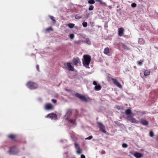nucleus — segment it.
I'll return each instance as SVG.
<instances>
[{"instance_id": "obj_32", "label": "nucleus", "mask_w": 158, "mask_h": 158, "mask_svg": "<svg viewBox=\"0 0 158 158\" xmlns=\"http://www.w3.org/2000/svg\"><path fill=\"white\" fill-rule=\"evenodd\" d=\"M149 135L151 137H153L154 135L153 132L152 131H150L149 132Z\"/></svg>"}, {"instance_id": "obj_28", "label": "nucleus", "mask_w": 158, "mask_h": 158, "mask_svg": "<svg viewBox=\"0 0 158 158\" xmlns=\"http://www.w3.org/2000/svg\"><path fill=\"white\" fill-rule=\"evenodd\" d=\"M143 60H141L137 62V64L139 66H140L143 63Z\"/></svg>"}, {"instance_id": "obj_25", "label": "nucleus", "mask_w": 158, "mask_h": 158, "mask_svg": "<svg viewBox=\"0 0 158 158\" xmlns=\"http://www.w3.org/2000/svg\"><path fill=\"white\" fill-rule=\"evenodd\" d=\"M45 31L48 32H49L50 31H53V30L52 28L51 27H50L47 28L45 29Z\"/></svg>"}, {"instance_id": "obj_14", "label": "nucleus", "mask_w": 158, "mask_h": 158, "mask_svg": "<svg viewBox=\"0 0 158 158\" xmlns=\"http://www.w3.org/2000/svg\"><path fill=\"white\" fill-rule=\"evenodd\" d=\"M8 138L11 139L12 140L14 141L15 140V138L16 137V136L14 134H10L8 136Z\"/></svg>"}, {"instance_id": "obj_27", "label": "nucleus", "mask_w": 158, "mask_h": 158, "mask_svg": "<svg viewBox=\"0 0 158 158\" xmlns=\"http://www.w3.org/2000/svg\"><path fill=\"white\" fill-rule=\"evenodd\" d=\"M49 17H50V19L53 21V24H55L56 23V20H55L54 17L53 16L51 15H49Z\"/></svg>"}, {"instance_id": "obj_10", "label": "nucleus", "mask_w": 158, "mask_h": 158, "mask_svg": "<svg viewBox=\"0 0 158 158\" xmlns=\"http://www.w3.org/2000/svg\"><path fill=\"white\" fill-rule=\"evenodd\" d=\"M124 30L122 27H120L118 29V35L120 36H122L123 35Z\"/></svg>"}, {"instance_id": "obj_41", "label": "nucleus", "mask_w": 158, "mask_h": 158, "mask_svg": "<svg viewBox=\"0 0 158 158\" xmlns=\"http://www.w3.org/2000/svg\"><path fill=\"white\" fill-rule=\"evenodd\" d=\"M92 138H93V136L92 135H91V136H89V137L86 138L85 139L86 140H87V139L89 140V139H91Z\"/></svg>"}, {"instance_id": "obj_8", "label": "nucleus", "mask_w": 158, "mask_h": 158, "mask_svg": "<svg viewBox=\"0 0 158 158\" xmlns=\"http://www.w3.org/2000/svg\"><path fill=\"white\" fill-rule=\"evenodd\" d=\"M46 117H48L52 119H56L57 118V115L56 114L54 113H50L47 115Z\"/></svg>"}, {"instance_id": "obj_7", "label": "nucleus", "mask_w": 158, "mask_h": 158, "mask_svg": "<svg viewBox=\"0 0 158 158\" xmlns=\"http://www.w3.org/2000/svg\"><path fill=\"white\" fill-rule=\"evenodd\" d=\"M111 80L113 81L114 84L116 86L118 87H119L120 88H122V86L121 85L120 83L117 81L116 79L111 78Z\"/></svg>"}, {"instance_id": "obj_20", "label": "nucleus", "mask_w": 158, "mask_h": 158, "mask_svg": "<svg viewBox=\"0 0 158 158\" xmlns=\"http://www.w3.org/2000/svg\"><path fill=\"white\" fill-rule=\"evenodd\" d=\"M66 120H68V121L71 123H72L73 124H75V120H73L69 119L68 118H66Z\"/></svg>"}, {"instance_id": "obj_45", "label": "nucleus", "mask_w": 158, "mask_h": 158, "mask_svg": "<svg viewBox=\"0 0 158 158\" xmlns=\"http://www.w3.org/2000/svg\"><path fill=\"white\" fill-rule=\"evenodd\" d=\"M81 158H85V157L84 155L81 154Z\"/></svg>"}, {"instance_id": "obj_13", "label": "nucleus", "mask_w": 158, "mask_h": 158, "mask_svg": "<svg viewBox=\"0 0 158 158\" xmlns=\"http://www.w3.org/2000/svg\"><path fill=\"white\" fill-rule=\"evenodd\" d=\"M103 53L109 56L110 53L109 48L108 47L105 48L103 51Z\"/></svg>"}, {"instance_id": "obj_17", "label": "nucleus", "mask_w": 158, "mask_h": 158, "mask_svg": "<svg viewBox=\"0 0 158 158\" xmlns=\"http://www.w3.org/2000/svg\"><path fill=\"white\" fill-rule=\"evenodd\" d=\"M96 1L97 2H99V4L100 5H102L103 6H106V4L105 2H103L102 0H96Z\"/></svg>"}, {"instance_id": "obj_38", "label": "nucleus", "mask_w": 158, "mask_h": 158, "mask_svg": "<svg viewBox=\"0 0 158 158\" xmlns=\"http://www.w3.org/2000/svg\"><path fill=\"white\" fill-rule=\"evenodd\" d=\"M122 147L123 148H127L128 146L127 145L126 143H123L122 144Z\"/></svg>"}, {"instance_id": "obj_24", "label": "nucleus", "mask_w": 158, "mask_h": 158, "mask_svg": "<svg viewBox=\"0 0 158 158\" xmlns=\"http://www.w3.org/2000/svg\"><path fill=\"white\" fill-rule=\"evenodd\" d=\"M134 118L132 117V116L130 115L128 116L127 117V120H128L131 122V121L132 120V118Z\"/></svg>"}, {"instance_id": "obj_15", "label": "nucleus", "mask_w": 158, "mask_h": 158, "mask_svg": "<svg viewBox=\"0 0 158 158\" xmlns=\"http://www.w3.org/2000/svg\"><path fill=\"white\" fill-rule=\"evenodd\" d=\"M134 156L136 158H140L143 156V155L141 153L137 152L135 153Z\"/></svg>"}, {"instance_id": "obj_37", "label": "nucleus", "mask_w": 158, "mask_h": 158, "mask_svg": "<svg viewBox=\"0 0 158 158\" xmlns=\"http://www.w3.org/2000/svg\"><path fill=\"white\" fill-rule=\"evenodd\" d=\"M131 6L132 8H135L136 6L137 5L136 3H133L131 4Z\"/></svg>"}, {"instance_id": "obj_49", "label": "nucleus", "mask_w": 158, "mask_h": 158, "mask_svg": "<svg viewBox=\"0 0 158 158\" xmlns=\"http://www.w3.org/2000/svg\"><path fill=\"white\" fill-rule=\"evenodd\" d=\"M117 109L118 110L119 109V108H117Z\"/></svg>"}, {"instance_id": "obj_36", "label": "nucleus", "mask_w": 158, "mask_h": 158, "mask_svg": "<svg viewBox=\"0 0 158 158\" xmlns=\"http://www.w3.org/2000/svg\"><path fill=\"white\" fill-rule=\"evenodd\" d=\"M74 37V35L73 34H71L69 35V37L70 39H73Z\"/></svg>"}, {"instance_id": "obj_3", "label": "nucleus", "mask_w": 158, "mask_h": 158, "mask_svg": "<svg viewBox=\"0 0 158 158\" xmlns=\"http://www.w3.org/2000/svg\"><path fill=\"white\" fill-rule=\"evenodd\" d=\"M64 66L65 68L67 69L69 71H73L74 70L73 67L71 65L70 63H64Z\"/></svg>"}, {"instance_id": "obj_5", "label": "nucleus", "mask_w": 158, "mask_h": 158, "mask_svg": "<svg viewBox=\"0 0 158 158\" xmlns=\"http://www.w3.org/2000/svg\"><path fill=\"white\" fill-rule=\"evenodd\" d=\"M75 95L76 97L80 99L82 101L85 102H87L88 101L87 98H86L84 96L82 95L79 93H76Z\"/></svg>"}, {"instance_id": "obj_35", "label": "nucleus", "mask_w": 158, "mask_h": 158, "mask_svg": "<svg viewBox=\"0 0 158 158\" xmlns=\"http://www.w3.org/2000/svg\"><path fill=\"white\" fill-rule=\"evenodd\" d=\"M74 145L75 148L77 149L80 148L78 144L77 143H74Z\"/></svg>"}, {"instance_id": "obj_12", "label": "nucleus", "mask_w": 158, "mask_h": 158, "mask_svg": "<svg viewBox=\"0 0 158 158\" xmlns=\"http://www.w3.org/2000/svg\"><path fill=\"white\" fill-rule=\"evenodd\" d=\"M141 124L144 126H147L148 125V122L144 119H142L140 122Z\"/></svg>"}, {"instance_id": "obj_19", "label": "nucleus", "mask_w": 158, "mask_h": 158, "mask_svg": "<svg viewBox=\"0 0 158 158\" xmlns=\"http://www.w3.org/2000/svg\"><path fill=\"white\" fill-rule=\"evenodd\" d=\"M72 110L71 109H69L68 110L67 113L66 115L68 117L70 116L72 114Z\"/></svg>"}, {"instance_id": "obj_43", "label": "nucleus", "mask_w": 158, "mask_h": 158, "mask_svg": "<svg viewBox=\"0 0 158 158\" xmlns=\"http://www.w3.org/2000/svg\"><path fill=\"white\" fill-rule=\"evenodd\" d=\"M36 68L37 70L38 71H39V65H36Z\"/></svg>"}, {"instance_id": "obj_22", "label": "nucleus", "mask_w": 158, "mask_h": 158, "mask_svg": "<svg viewBox=\"0 0 158 158\" xmlns=\"http://www.w3.org/2000/svg\"><path fill=\"white\" fill-rule=\"evenodd\" d=\"M66 25L68 26L70 28H72L74 27L75 24L72 23H70L66 24Z\"/></svg>"}, {"instance_id": "obj_31", "label": "nucleus", "mask_w": 158, "mask_h": 158, "mask_svg": "<svg viewBox=\"0 0 158 158\" xmlns=\"http://www.w3.org/2000/svg\"><path fill=\"white\" fill-rule=\"evenodd\" d=\"M88 2L89 4H94L95 2L94 0H90L88 1Z\"/></svg>"}, {"instance_id": "obj_1", "label": "nucleus", "mask_w": 158, "mask_h": 158, "mask_svg": "<svg viewBox=\"0 0 158 158\" xmlns=\"http://www.w3.org/2000/svg\"><path fill=\"white\" fill-rule=\"evenodd\" d=\"M91 60V57L88 55H85L83 56L82 63L84 66L89 68V64Z\"/></svg>"}, {"instance_id": "obj_44", "label": "nucleus", "mask_w": 158, "mask_h": 158, "mask_svg": "<svg viewBox=\"0 0 158 158\" xmlns=\"http://www.w3.org/2000/svg\"><path fill=\"white\" fill-rule=\"evenodd\" d=\"M93 84L95 86L97 85V83L95 81H94L93 82Z\"/></svg>"}, {"instance_id": "obj_16", "label": "nucleus", "mask_w": 158, "mask_h": 158, "mask_svg": "<svg viewBox=\"0 0 158 158\" xmlns=\"http://www.w3.org/2000/svg\"><path fill=\"white\" fill-rule=\"evenodd\" d=\"M101 89V86L99 85H96L94 87V89L96 91H99Z\"/></svg>"}, {"instance_id": "obj_18", "label": "nucleus", "mask_w": 158, "mask_h": 158, "mask_svg": "<svg viewBox=\"0 0 158 158\" xmlns=\"http://www.w3.org/2000/svg\"><path fill=\"white\" fill-rule=\"evenodd\" d=\"M131 110L129 109H127L125 111L126 114L128 116L130 115V114L131 113Z\"/></svg>"}, {"instance_id": "obj_33", "label": "nucleus", "mask_w": 158, "mask_h": 158, "mask_svg": "<svg viewBox=\"0 0 158 158\" xmlns=\"http://www.w3.org/2000/svg\"><path fill=\"white\" fill-rule=\"evenodd\" d=\"M82 25L83 27H85L87 26V23L86 22H83L82 23Z\"/></svg>"}, {"instance_id": "obj_47", "label": "nucleus", "mask_w": 158, "mask_h": 158, "mask_svg": "<svg viewBox=\"0 0 158 158\" xmlns=\"http://www.w3.org/2000/svg\"><path fill=\"white\" fill-rule=\"evenodd\" d=\"M134 68H135V69L136 68V67L135 66H134Z\"/></svg>"}, {"instance_id": "obj_34", "label": "nucleus", "mask_w": 158, "mask_h": 158, "mask_svg": "<svg viewBox=\"0 0 158 158\" xmlns=\"http://www.w3.org/2000/svg\"><path fill=\"white\" fill-rule=\"evenodd\" d=\"M77 152L78 154H80L81 153V150L80 148H78V149H77Z\"/></svg>"}, {"instance_id": "obj_21", "label": "nucleus", "mask_w": 158, "mask_h": 158, "mask_svg": "<svg viewBox=\"0 0 158 158\" xmlns=\"http://www.w3.org/2000/svg\"><path fill=\"white\" fill-rule=\"evenodd\" d=\"M150 71L148 70H145L144 72V75L145 76H147L149 75L150 74Z\"/></svg>"}, {"instance_id": "obj_48", "label": "nucleus", "mask_w": 158, "mask_h": 158, "mask_svg": "<svg viewBox=\"0 0 158 158\" xmlns=\"http://www.w3.org/2000/svg\"><path fill=\"white\" fill-rule=\"evenodd\" d=\"M117 109L118 110L119 109V108H117Z\"/></svg>"}, {"instance_id": "obj_42", "label": "nucleus", "mask_w": 158, "mask_h": 158, "mask_svg": "<svg viewBox=\"0 0 158 158\" xmlns=\"http://www.w3.org/2000/svg\"><path fill=\"white\" fill-rule=\"evenodd\" d=\"M51 101L53 103H56V101L55 99H52L51 100Z\"/></svg>"}, {"instance_id": "obj_40", "label": "nucleus", "mask_w": 158, "mask_h": 158, "mask_svg": "<svg viewBox=\"0 0 158 158\" xmlns=\"http://www.w3.org/2000/svg\"><path fill=\"white\" fill-rule=\"evenodd\" d=\"M82 41V40H78L77 41H75L74 42V43L75 44H80L81 42Z\"/></svg>"}, {"instance_id": "obj_2", "label": "nucleus", "mask_w": 158, "mask_h": 158, "mask_svg": "<svg viewBox=\"0 0 158 158\" xmlns=\"http://www.w3.org/2000/svg\"><path fill=\"white\" fill-rule=\"evenodd\" d=\"M27 86L30 89H36L38 87L37 84L35 82L29 81L26 84Z\"/></svg>"}, {"instance_id": "obj_39", "label": "nucleus", "mask_w": 158, "mask_h": 158, "mask_svg": "<svg viewBox=\"0 0 158 158\" xmlns=\"http://www.w3.org/2000/svg\"><path fill=\"white\" fill-rule=\"evenodd\" d=\"M94 8V6L92 5H91L89 8V10H93Z\"/></svg>"}, {"instance_id": "obj_6", "label": "nucleus", "mask_w": 158, "mask_h": 158, "mask_svg": "<svg viewBox=\"0 0 158 158\" xmlns=\"http://www.w3.org/2000/svg\"><path fill=\"white\" fill-rule=\"evenodd\" d=\"M97 124L98 125V127L100 130L103 133H106V131L105 130V126L102 123L99 122H97Z\"/></svg>"}, {"instance_id": "obj_23", "label": "nucleus", "mask_w": 158, "mask_h": 158, "mask_svg": "<svg viewBox=\"0 0 158 158\" xmlns=\"http://www.w3.org/2000/svg\"><path fill=\"white\" fill-rule=\"evenodd\" d=\"M131 122L134 123H139V122L136 120L135 118H132V120L131 121Z\"/></svg>"}, {"instance_id": "obj_4", "label": "nucleus", "mask_w": 158, "mask_h": 158, "mask_svg": "<svg viewBox=\"0 0 158 158\" xmlns=\"http://www.w3.org/2000/svg\"><path fill=\"white\" fill-rule=\"evenodd\" d=\"M9 152L10 154L13 155L17 153L18 151L17 148L15 146H12L10 148Z\"/></svg>"}, {"instance_id": "obj_46", "label": "nucleus", "mask_w": 158, "mask_h": 158, "mask_svg": "<svg viewBox=\"0 0 158 158\" xmlns=\"http://www.w3.org/2000/svg\"><path fill=\"white\" fill-rule=\"evenodd\" d=\"M156 140L158 142V135L156 136Z\"/></svg>"}, {"instance_id": "obj_29", "label": "nucleus", "mask_w": 158, "mask_h": 158, "mask_svg": "<svg viewBox=\"0 0 158 158\" xmlns=\"http://www.w3.org/2000/svg\"><path fill=\"white\" fill-rule=\"evenodd\" d=\"M82 17L79 15H76L75 16V18L76 19H79L81 18Z\"/></svg>"}, {"instance_id": "obj_26", "label": "nucleus", "mask_w": 158, "mask_h": 158, "mask_svg": "<svg viewBox=\"0 0 158 158\" xmlns=\"http://www.w3.org/2000/svg\"><path fill=\"white\" fill-rule=\"evenodd\" d=\"M84 42L87 43L89 45H90L91 44V41L88 38H86L85 40V41H84Z\"/></svg>"}, {"instance_id": "obj_11", "label": "nucleus", "mask_w": 158, "mask_h": 158, "mask_svg": "<svg viewBox=\"0 0 158 158\" xmlns=\"http://www.w3.org/2000/svg\"><path fill=\"white\" fill-rule=\"evenodd\" d=\"M45 109L47 110H49L52 109L53 108V106L51 104L47 103L46 104L45 106Z\"/></svg>"}, {"instance_id": "obj_30", "label": "nucleus", "mask_w": 158, "mask_h": 158, "mask_svg": "<svg viewBox=\"0 0 158 158\" xmlns=\"http://www.w3.org/2000/svg\"><path fill=\"white\" fill-rule=\"evenodd\" d=\"M121 45L124 49H128L127 46L125 44L122 43L121 44Z\"/></svg>"}, {"instance_id": "obj_9", "label": "nucleus", "mask_w": 158, "mask_h": 158, "mask_svg": "<svg viewBox=\"0 0 158 158\" xmlns=\"http://www.w3.org/2000/svg\"><path fill=\"white\" fill-rule=\"evenodd\" d=\"M73 64L75 66H77L78 64H80L81 62L79 58H73Z\"/></svg>"}]
</instances>
